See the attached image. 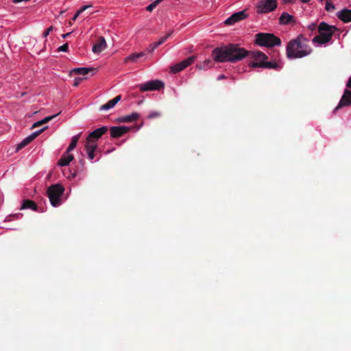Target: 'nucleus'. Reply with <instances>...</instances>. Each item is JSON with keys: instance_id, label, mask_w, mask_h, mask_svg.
Instances as JSON below:
<instances>
[{"instance_id": "37", "label": "nucleus", "mask_w": 351, "mask_h": 351, "mask_svg": "<svg viewBox=\"0 0 351 351\" xmlns=\"http://www.w3.org/2000/svg\"><path fill=\"white\" fill-rule=\"evenodd\" d=\"M168 39L167 36H164L162 37H161L157 43V44L160 46L162 44H163Z\"/></svg>"}, {"instance_id": "5", "label": "nucleus", "mask_w": 351, "mask_h": 351, "mask_svg": "<svg viewBox=\"0 0 351 351\" xmlns=\"http://www.w3.org/2000/svg\"><path fill=\"white\" fill-rule=\"evenodd\" d=\"M64 188L60 184H55L51 185L47 191V196L49 199L51 204L53 207L59 206L61 204V199Z\"/></svg>"}, {"instance_id": "23", "label": "nucleus", "mask_w": 351, "mask_h": 351, "mask_svg": "<svg viewBox=\"0 0 351 351\" xmlns=\"http://www.w3.org/2000/svg\"><path fill=\"white\" fill-rule=\"evenodd\" d=\"M293 21V16L287 12H283L279 18V23L282 25H287Z\"/></svg>"}, {"instance_id": "24", "label": "nucleus", "mask_w": 351, "mask_h": 351, "mask_svg": "<svg viewBox=\"0 0 351 351\" xmlns=\"http://www.w3.org/2000/svg\"><path fill=\"white\" fill-rule=\"evenodd\" d=\"M145 56V53L144 52L134 53H132V54L130 55L129 56H127L126 58H125L124 62L125 63H128L129 62H135L138 58H142Z\"/></svg>"}, {"instance_id": "46", "label": "nucleus", "mask_w": 351, "mask_h": 351, "mask_svg": "<svg viewBox=\"0 0 351 351\" xmlns=\"http://www.w3.org/2000/svg\"><path fill=\"white\" fill-rule=\"evenodd\" d=\"M76 175H77V171H75L74 173H73L71 174V177H72V178H75V177L76 176Z\"/></svg>"}, {"instance_id": "10", "label": "nucleus", "mask_w": 351, "mask_h": 351, "mask_svg": "<svg viewBox=\"0 0 351 351\" xmlns=\"http://www.w3.org/2000/svg\"><path fill=\"white\" fill-rule=\"evenodd\" d=\"M247 17L245 10L239 11L232 14L229 18L225 21V24L228 25H233Z\"/></svg>"}, {"instance_id": "28", "label": "nucleus", "mask_w": 351, "mask_h": 351, "mask_svg": "<svg viewBox=\"0 0 351 351\" xmlns=\"http://www.w3.org/2000/svg\"><path fill=\"white\" fill-rule=\"evenodd\" d=\"M195 60V56H192L189 57L186 60H183L182 62H183L185 68H186L187 66L192 64L194 62Z\"/></svg>"}, {"instance_id": "18", "label": "nucleus", "mask_w": 351, "mask_h": 351, "mask_svg": "<svg viewBox=\"0 0 351 351\" xmlns=\"http://www.w3.org/2000/svg\"><path fill=\"white\" fill-rule=\"evenodd\" d=\"M73 159L74 157L73 154H70L69 153L66 154L65 152L59 159L57 164L60 167H64L68 165Z\"/></svg>"}, {"instance_id": "34", "label": "nucleus", "mask_w": 351, "mask_h": 351, "mask_svg": "<svg viewBox=\"0 0 351 351\" xmlns=\"http://www.w3.org/2000/svg\"><path fill=\"white\" fill-rule=\"evenodd\" d=\"M69 49V45L67 43L64 44L63 45L60 46L58 50V51H67Z\"/></svg>"}, {"instance_id": "47", "label": "nucleus", "mask_w": 351, "mask_h": 351, "mask_svg": "<svg viewBox=\"0 0 351 351\" xmlns=\"http://www.w3.org/2000/svg\"><path fill=\"white\" fill-rule=\"evenodd\" d=\"M295 0H287L285 1V2H289V3H293L295 2Z\"/></svg>"}, {"instance_id": "20", "label": "nucleus", "mask_w": 351, "mask_h": 351, "mask_svg": "<svg viewBox=\"0 0 351 351\" xmlns=\"http://www.w3.org/2000/svg\"><path fill=\"white\" fill-rule=\"evenodd\" d=\"M96 69L95 68H86V67H80V68H75L72 70V73L80 75H87L90 71H95Z\"/></svg>"}, {"instance_id": "44", "label": "nucleus", "mask_w": 351, "mask_h": 351, "mask_svg": "<svg viewBox=\"0 0 351 351\" xmlns=\"http://www.w3.org/2000/svg\"><path fill=\"white\" fill-rule=\"evenodd\" d=\"M78 16H79V15L77 13H75V15L72 18V21H75Z\"/></svg>"}, {"instance_id": "48", "label": "nucleus", "mask_w": 351, "mask_h": 351, "mask_svg": "<svg viewBox=\"0 0 351 351\" xmlns=\"http://www.w3.org/2000/svg\"><path fill=\"white\" fill-rule=\"evenodd\" d=\"M302 3H308L311 0H300Z\"/></svg>"}, {"instance_id": "32", "label": "nucleus", "mask_w": 351, "mask_h": 351, "mask_svg": "<svg viewBox=\"0 0 351 351\" xmlns=\"http://www.w3.org/2000/svg\"><path fill=\"white\" fill-rule=\"evenodd\" d=\"M325 9L328 12H331L335 9V7L333 3H330V1H326Z\"/></svg>"}, {"instance_id": "31", "label": "nucleus", "mask_w": 351, "mask_h": 351, "mask_svg": "<svg viewBox=\"0 0 351 351\" xmlns=\"http://www.w3.org/2000/svg\"><path fill=\"white\" fill-rule=\"evenodd\" d=\"M21 217H22V214L21 213L10 215L6 217V221H10L14 220V219H19Z\"/></svg>"}, {"instance_id": "6", "label": "nucleus", "mask_w": 351, "mask_h": 351, "mask_svg": "<svg viewBox=\"0 0 351 351\" xmlns=\"http://www.w3.org/2000/svg\"><path fill=\"white\" fill-rule=\"evenodd\" d=\"M256 61L251 62L249 63V66L252 68H264V69H273L276 70H278L280 66L276 62L267 61L268 59V56H267V58H254Z\"/></svg>"}, {"instance_id": "2", "label": "nucleus", "mask_w": 351, "mask_h": 351, "mask_svg": "<svg viewBox=\"0 0 351 351\" xmlns=\"http://www.w3.org/2000/svg\"><path fill=\"white\" fill-rule=\"evenodd\" d=\"M308 40L302 34L290 40L287 46V56L289 59L303 58L312 52L307 44Z\"/></svg>"}, {"instance_id": "17", "label": "nucleus", "mask_w": 351, "mask_h": 351, "mask_svg": "<svg viewBox=\"0 0 351 351\" xmlns=\"http://www.w3.org/2000/svg\"><path fill=\"white\" fill-rule=\"evenodd\" d=\"M121 99V95H119L112 99L108 101L106 104L102 105L99 108V110H108L112 108Z\"/></svg>"}, {"instance_id": "8", "label": "nucleus", "mask_w": 351, "mask_h": 351, "mask_svg": "<svg viewBox=\"0 0 351 351\" xmlns=\"http://www.w3.org/2000/svg\"><path fill=\"white\" fill-rule=\"evenodd\" d=\"M108 130V128L107 126H102L88 134L85 143H95V144H97L98 140L102 136V135L106 134Z\"/></svg>"}, {"instance_id": "19", "label": "nucleus", "mask_w": 351, "mask_h": 351, "mask_svg": "<svg viewBox=\"0 0 351 351\" xmlns=\"http://www.w3.org/2000/svg\"><path fill=\"white\" fill-rule=\"evenodd\" d=\"M139 117L137 112H132L131 114L125 115L117 119V121L121 123H130L136 121Z\"/></svg>"}, {"instance_id": "15", "label": "nucleus", "mask_w": 351, "mask_h": 351, "mask_svg": "<svg viewBox=\"0 0 351 351\" xmlns=\"http://www.w3.org/2000/svg\"><path fill=\"white\" fill-rule=\"evenodd\" d=\"M106 46L105 38L103 36H100L97 42L93 45L92 50L95 53H100L106 49Z\"/></svg>"}, {"instance_id": "9", "label": "nucleus", "mask_w": 351, "mask_h": 351, "mask_svg": "<svg viewBox=\"0 0 351 351\" xmlns=\"http://www.w3.org/2000/svg\"><path fill=\"white\" fill-rule=\"evenodd\" d=\"M139 89L141 91L147 90H158L164 87V83L160 80H151L146 83L140 84Z\"/></svg>"}, {"instance_id": "25", "label": "nucleus", "mask_w": 351, "mask_h": 351, "mask_svg": "<svg viewBox=\"0 0 351 351\" xmlns=\"http://www.w3.org/2000/svg\"><path fill=\"white\" fill-rule=\"evenodd\" d=\"M58 114L59 113L52 115V116L47 117L45 119H43V120H40L39 121L34 123L32 126V129H34L35 128L39 127V126L45 124V123H48L49 121L52 120L54 117H56Z\"/></svg>"}, {"instance_id": "43", "label": "nucleus", "mask_w": 351, "mask_h": 351, "mask_svg": "<svg viewBox=\"0 0 351 351\" xmlns=\"http://www.w3.org/2000/svg\"><path fill=\"white\" fill-rule=\"evenodd\" d=\"M12 3H19L21 2H23V0H11Z\"/></svg>"}, {"instance_id": "12", "label": "nucleus", "mask_w": 351, "mask_h": 351, "mask_svg": "<svg viewBox=\"0 0 351 351\" xmlns=\"http://www.w3.org/2000/svg\"><path fill=\"white\" fill-rule=\"evenodd\" d=\"M351 106V90L345 89L343 95L334 112L345 106Z\"/></svg>"}, {"instance_id": "41", "label": "nucleus", "mask_w": 351, "mask_h": 351, "mask_svg": "<svg viewBox=\"0 0 351 351\" xmlns=\"http://www.w3.org/2000/svg\"><path fill=\"white\" fill-rule=\"evenodd\" d=\"M346 86L349 88H351V77L348 79L346 83Z\"/></svg>"}, {"instance_id": "35", "label": "nucleus", "mask_w": 351, "mask_h": 351, "mask_svg": "<svg viewBox=\"0 0 351 351\" xmlns=\"http://www.w3.org/2000/svg\"><path fill=\"white\" fill-rule=\"evenodd\" d=\"M91 7L90 5H84L82 6L80 10H78L76 13L80 16V14L83 12L84 11H85L87 8Z\"/></svg>"}, {"instance_id": "39", "label": "nucleus", "mask_w": 351, "mask_h": 351, "mask_svg": "<svg viewBox=\"0 0 351 351\" xmlns=\"http://www.w3.org/2000/svg\"><path fill=\"white\" fill-rule=\"evenodd\" d=\"M308 28L309 30H311V32H313L314 30L316 29L317 28V25L315 23H313L311 24H310L308 26Z\"/></svg>"}, {"instance_id": "49", "label": "nucleus", "mask_w": 351, "mask_h": 351, "mask_svg": "<svg viewBox=\"0 0 351 351\" xmlns=\"http://www.w3.org/2000/svg\"><path fill=\"white\" fill-rule=\"evenodd\" d=\"M224 77H225V76H224L223 75H220V76L218 77V79H223V78H224Z\"/></svg>"}, {"instance_id": "29", "label": "nucleus", "mask_w": 351, "mask_h": 351, "mask_svg": "<svg viewBox=\"0 0 351 351\" xmlns=\"http://www.w3.org/2000/svg\"><path fill=\"white\" fill-rule=\"evenodd\" d=\"M162 0H156L149 4L146 10L148 12H152L153 10L162 1Z\"/></svg>"}, {"instance_id": "7", "label": "nucleus", "mask_w": 351, "mask_h": 351, "mask_svg": "<svg viewBox=\"0 0 351 351\" xmlns=\"http://www.w3.org/2000/svg\"><path fill=\"white\" fill-rule=\"evenodd\" d=\"M277 8V0H261L256 5V12L258 14L268 13Z\"/></svg>"}, {"instance_id": "33", "label": "nucleus", "mask_w": 351, "mask_h": 351, "mask_svg": "<svg viewBox=\"0 0 351 351\" xmlns=\"http://www.w3.org/2000/svg\"><path fill=\"white\" fill-rule=\"evenodd\" d=\"M159 45L156 42L150 45L149 48L147 49V51L150 53L153 52Z\"/></svg>"}, {"instance_id": "21", "label": "nucleus", "mask_w": 351, "mask_h": 351, "mask_svg": "<svg viewBox=\"0 0 351 351\" xmlns=\"http://www.w3.org/2000/svg\"><path fill=\"white\" fill-rule=\"evenodd\" d=\"M81 134L82 133H80V134H76L72 137L71 141L66 150V154L70 153L72 150H73L76 147L77 143L80 138Z\"/></svg>"}, {"instance_id": "36", "label": "nucleus", "mask_w": 351, "mask_h": 351, "mask_svg": "<svg viewBox=\"0 0 351 351\" xmlns=\"http://www.w3.org/2000/svg\"><path fill=\"white\" fill-rule=\"evenodd\" d=\"M84 79V78H83V77H75L74 80L73 86H77Z\"/></svg>"}, {"instance_id": "42", "label": "nucleus", "mask_w": 351, "mask_h": 351, "mask_svg": "<svg viewBox=\"0 0 351 351\" xmlns=\"http://www.w3.org/2000/svg\"><path fill=\"white\" fill-rule=\"evenodd\" d=\"M71 34V32H69V33H66V34H62V36L63 38H67L68 36H69V35Z\"/></svg>"}, {"instance_id": "26", "label": "nucleus", "mask_w": 351, "mask_h": 351, "mask_svg": "<svg viewBox=\"0 0 351 351\" xmlns=\"http://www.w3.org/2000/svg\"><path fill=\"white\" fill-rule=\"evenodd\" d=\"M185 69V66L182 62H180V63L177 64H175L174 66H171V71L173 73H178L182 70H184Z\"/></svg>"}, {"instance_id": "4", "label": "nucleus", "mask_w": 351, "mask_h": 351, "mask_svg": "<svg viewBox=\"0 0 351 351\" xmlns=\"http://www.w3.org/2000/svg\"><path fill=\"white\" fill-rule=\"evenodd\" d=\"M255 43L261 47H273L281 44L280 38L270 33H258L255 35Z\"/></svg>"}, {"instance_id": "40", "label": "nucleus", "mask_w": 351, "mask_h": 351, "mask_svg": "<svg viewBox=\"0 0 351 351\" xmlns=\"http://www.w3.org/2000/svg\"><path fill=\"white\" fill-rule=\"evenodd\" d=\"M80 162L81 163V165H82V167L80 169H79V171H82L84 169V160L83 159H81L80 160Z\"/></svg>"}, {"instance_id": "50", "label": "nucleus", "mask_w": 351, "mask_h": 351, "mask_svg": "<svg viewBox=\"0 0 351 351\" xmlns=\"http://www.w3.org/2000/svg\"><path fill=\"white\" fill-rule=\"evenodd\" d=\"M30 0H23V2H28Z\"/></svg>"}, {"instance_id": "22", "label": "nucleus", "mask_w": 351, "mask_h": 351, "mask_svg": "<svg viewBox=\"0 0 351 351\" xmlns=\"http://www.w3.org/2000/svg\"><path fill=\"white\" fill-rule=\"evenodd\" d=\"M28 208H30L32 210H37L38 206L34 201L30 199H25L23 201L21 205V210Z\"/></svg>"}, {"instance_id": "16", "label": "nucleus", "mask_w": 351, "mask_h": 351, "mask_svg": "<svg viewBox=\"0 0 351 351\" xmlns=\"http://www.w3.org/2000/svg\"><path fill=\"white\" fill-rule=\"evenodd\" d=\"M85 150L86 152L88 158L89 160H93L95 158V152L96 149H97V144H95V143H85Z\"/></svg>"}, {"instance_id": "38", "label": "nucleus", "mask_w": 351, "mask_h": 351, "mask_svg": "<svg viewBox=\"0 0 351 351\" xmlns=\"http://www.w3.org/2000/svg\"><path fill=\"white\" fill-rule=\"evenodd\" d=\"M53 26H51L49 27V28H47L43 33V36L44 37H47L49 33L53 30Z\"/></svg>"}, {"instance_id": "14", "label": "nucleus", "mask_w": 351, "mask_h": 351, "mask_svg": "<svg viewBox=\"0 0 351 351\" xmlns=\"http://www.w3.org/2000/svg\"><path fill=\"white\" fill-rule=\"evenodd\" d=\"M337 16L343 22L351 21V10L345 8L337 13Z\"/></svg>"}, {"instance_id": "27", "label": "nucleus", "mask_w": 351, "mask_h": 351, "mask_svg": "<svg viewBox=\"0 0 351 351\" xmlns=\"http://www.w3.org/2000/svg\"><path fill=\"white\" fill-rule=\"evenodd\" d=\"M212 64H213L212 61L210 60H208L204 61L203 63L197 64V67L200 70H202V69L206 70L208 68H210Z\"/></svg>"}, {"instance_id": "1", "label": "nucleus", "mask_w": 351, "mask_h": 351, "mask_svg": "<svg viewBox=\"0 0 351 351\" xmlns=\"http://www.w3.org/2000/svg\"><path fill=\"white\" fill-rule=\"evenodd\" d=\"M212 56L217 62H237L249 56L252 58H267V55L260 51H247L237 44H229L217 47L212 51Z\"/></svg>"}, {"instance_id": "13", "label": "nucleus", "mask_w": 351, "mask_h": 351, "mask_svg": "<svg viewBox=\"0 0 351 351\" xmlns=\"http://www.w3.org/2000/svg\"><path fill=\"white\" fill-rule=\"evenodd\" d=\"M110 136L112 138H119L130 131L126 126H112L110 128Z\"/></svg>"}, {"instance_id": "45", "label": "nucleus", "mask_w": 351, "mask_h": 351, "mask_svg": "<svg viewBox=\"0 0 351 351\" xmlns=\"http://www.w3.org/2000/svg\"><path fill=\"white\" fill-rule=\"evenodd\" d=\"M173 33V30H171L168 34H167V35H165V36H167V38H169Z\"/></svg>"}, {"instance_id": "3", "label": "nucleus", "mask_w": 351, "mask_h": 351, "mask_svg": "<svg viewBox=\"0 0 351 351\" xmlns=\"http://www.w3.org/2000/svg\"><path fill=\"white\" fill-rule=\"evenodd\" d=\"M317 30L319 34L313 38L312 42L323 45L330 41L333 34L337 30V28L325 22H322L317 27Z\"/></svg>"}, {"instance_id": "30", "label": "nucleus", "mask_w": 351, "mask_h": 351, "mask_svg": "<svg viewBox=\"0 0 351 351\" xmlns=\"http://www.w3.org/2000/svg\"><path fill=\"white\" fill-rule=\"evenodd\" d=\"M161 116V113L160 112H158V111H153V112H151L148 116H147V118L149 119H156V118H158Z\"/></svg>"}, {"instance_id": "11", "label": "nucleus", "mask_w": 351, "mask_h": 351, "mask_svg": "<svg viewBox=\"0 0 351 351\" xmlns=\"http://www.w3.org/2000/svg\"><path fill=\"white\" fill-rule=\"evenodd\" d=\"M47 128V126L44 127L43 128L34 132L31 135L25 138L17 146L16 150H19L27 146L29 143H30L33 140H34L39 134H40L43 132H44Z\"/></svg>"}]
</instances>
